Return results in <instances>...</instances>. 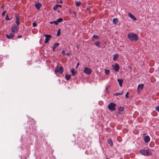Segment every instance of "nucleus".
Listing matches in <instances>:
<instances>
[{
	"instance_id": "f257e3e1",
	"label": "nucleus",
	"mask_w": 159,
	"mask_h": 159,
	"mask_svg": "<svg viewBox=\"0 0 159 159\" xmlns=\"http://www.w3.org/2000/svg\"><path fill=\"white\" fill-rule=\"evenodd\" d=\"M128 38L131 41H136L139 39V38L137 35L133 33H129L128 34Z\"/></svg>"
},
{
	"instance_id": "f03ea898",
	"label": "nucleus",
	"mask_w": 159,
	"mask_h": 159,
	"mask_svg": "<svg viewBox=\"0 0 159 159\" xmlns=\"http://www.w3.org/2000/svg\"><path fill=\"white\" fill-rule=\"evenodd\" d=\"M140 152L141 154L144 156H150L152 154V152L151 150L149 149H144L141 150Z\"/></svg>"
},
{
	"instance_id": "7ed1b4c3",
	"label": "nucleus",
	"mask_w": 159,
	"mask_h": 159,
	"mask_svg": "<svg viewBox=\"0 0 159 159\" xmlns=\"http://www.w3.org/2000/svg\"><path fill=\"white\" fill-rule=\"evenodd\" d=\"M63 71V68L62 66H61L60 67L57 66L54 69V72L56 74L58 73L62 74Z\"/></svg>"
},
{
	"instance_id": "20e7f679",
	"label": "nucleus",
	"mask_w": 159,
	"mask_h": 159,
	"mask_svg": "<svg viewBox=\"0 0 159 159\" xmlns=\"http://www.w3.org/2000/svg\"><path fill=\"white\" fill-rule=\"evenodd\" d=\"M116 104L115 103L111 102L108 105V107L109 109H116L115 107Z\"/></svg>"
},
{
	"instance_id": "39448f33",
	"label": "nucleus",
	"mask_w": 159,
	"mask_h": 159,
	"mask_svg": "<svg viewBox=\"0 0 159 159\" xmlns=\"http://www.w3.org/2000/svg\"><path fill=\"white\" fill-rule=\"evenodd\" d=\"M11 29L12 31L14 33L16 32H17L19 30L17 25H13L11 28Z\"/></svg>"
},
{
	"instance_id": "423d86ee",
	"label": "nucleus",
	"mask_w": 159,
	"mask_h": 159,
	"mask_svg": "<svg viewBox=\"0 0 159 159\" xmlns=\"http://www.w3.org/2000/svg\"><path fill=\"white\" fill-rule=\"evenodd\" d=\"M44 36L46 37V39H45L44 43H47L48 42L49 40H50V39L51 38V36L49 34H44Z\"/></svg>"
},
{
	"instance_id": "0eeeda50",
	"label": "nucleus",
	"mask_w": 159,
	"mask_h": 159,
	"mask_svg": "<svg viewBox=\"0 0 159 159\" xmlns=\"http://www.w3.org/2000/svg\"><path fill=\"white\" fill-rule=\"evenodd\" d=\"M91 71V70L88 67H85L84 71V72L87 74H90Z\"/></svg>"
},
{
	"instance_id": "6e6552de",
	"label": "nucleus",
	"mask_w": 159,
	"mask_h": 159,
	"mask_svg": "<svg viewBox=\"0 0 159 159\" xmlns=\"http://www.w3.org/2000/svg\"><path fill=\"white\" fill-rule=\"evenodd\" d=\"M14 34L11 33L6 34V36L8 39H10L14 37Z\"/></svg>"
},
{
	"instance_id": "1a4fd4ad",
	"label": "nucleus",
	"mask_w": 159,
	"mask_h": 159,
	"mask_svg": "<svg viewBox=\"0 0 159 159\" xmlns=\"http://www.w3.org/2000/svg\"><path fill=\"white\" fill-rule=\"evenodd\" d=\"M143 139L145 142L146 143H148L150 141V138L148 136L144 137Z\"/></svg>"
},
{
	"instance_id": "9d476101",
	"label": "nucleus",
	"mask_w": 159,
	"mask_h": 159,
	"mask_svg": "<svg viewBox=\"0 0 159 159\" xmlns=\"http://www.w3.org/2000/svg\"><path fill=\"white\" fill-rule=\"evenodd\" d=\"M113 68L116 71H118L120 68L119 66L117 64H116L114 66H113Z\"/></svg>"
},
{
	"instance_id": "9b49d317",
	"label": "nucleus",
	"mask_w": 159,
	"mask_h": 159,
	"mask_svg": "<svg viewBox=\"0 0 159 159\" xmlns=\"http://www.w3.org/2000/svg\"><path fill=\"white\" fill-rule=\"evenodd\" d=\"M15 16L16 18V23L17 25H19L20 24V22L18 14H15Z\"/></svg>"
},
{
	"instance_id": "f8f14e48",
	"label": "nucleus",
	"mask_w": 159,
	"mask_h": 159,
	"mask_svg": "<svg viewBox=\"0 0 159 159\" xmlns=\"http://www.w3.org/2000/svg\"><path fill=\"white\" fill-rule=\"evenodd\" d=\"M144 86L143 84H141L139 85L138 87V91H141L143 89Z\"/></svg>"
},
{
	"instance_id": "ddd939ff",
	"label": "nucleus",
	"mask_w": 159,
	"mask_h": 159,
	"mask_svg": "<svg viewBox=\"0 0 159 159\" xmlns=\"http://www.w3.org/2000/svg\"><path fill=\"white\" fill-rule=\"evenodd\" d=\"M128 16L131 18V19H133L134 20H136L137 19L132 14H131L130 13H129L128 14Z\"/></svg>"
},
{
	"instance_id": "4468645a",
	"label": "nucleus",
	"mask_w": 159,
	"mask_h": 159,
	"mask_svg": "<svg viewBox=\"0 0 159 159\" xmlns=\"http://www.w3.org/2000/svg\"><path fill=\"white\" fill-rule=\"evenodd\" d=\"M59 45V43H55L53 44V49H52V50L53 51H55V49Z\"/></svg>"
},
{
	"instance_id": "2eb2a0df",
	"label": "nucleus",
	"mask_w": 159,
	"mask_h": 159,
	"mask_svg": "<svg viewBox=\"0 0 159 159\" xmlns=\"http://www.w3.org/2000/svg\"><path fill=\"white\" fill-rule=\"evenodd\" d=\"M41 6V4L39 3L35 4V7L38 10H39Z\"/></svg>"
},
{
	"instance_id": "dca6fc26",
	"label": "nucleus",
	"mask_w": 159,
	"mask_h": 159,
	"mask_svg": "<svg viewBox=\"0 0 159 159\" xmlns=\"http://www.w3.org/2000/svg\"><path fill=\"white\" fill-rule=\"evenodd\" d=\"M117 81H118L119 84L120 86L121 87L122 85V83L123 82V80L122 79H118L117 80Z\"/></svg>"
},
{
	"instance_id": "f3484780",
	"label": "nucleus",
	"mask_w": 159,
	"mask_h": 159,
	"mask_svg": "<svg viewBox=\"0 0 159 159\" xmlns=\"http://www.w3.org/2000/svg\"><path fill=\"white\" fill-rule=\"evenodd\" d=\"M108 143L109 144H110L111 146H112L113 145V143L111 139H108Z\"/></svg>"
},
{
	"instance_id": "a211bd4d",
	"label": "nucleus",
	"mask_w": 159,
	"mask_h": 159,
	"mask_svg": "<svg viewBox=\"0 0 159 159\" xmlns=\"http://www.w3.org/2000/svg\"><path fill=\"white\" fill-rule=\"evenodd\" d=\"M71 72L73 76L75 75L77 73V71H75L73 69H72L71 70Z\"/></svg>"
},
{
	"instance_id": "6ab92c4d",
	"label": "nucleus",
	"mask_w": 159,
	"mask_h": 159,
	"mask_svg": "<svg viewBox=\"0 0 159 159\" xmlns=\"http://www.w3.org/2000/svg\"><path fill=\"white\" fill-rule=\"evenodd\" d=\"M118 55L117 54H115L114 55L113 59L114 61H115L117 59Z\"/></svg>"
},
{
	"instance_id": "aec40b11",
	"label": "nucleus",
	"mask_w": 159,
	"mask_h": 159,
	"mask_svg": "<svg viewBox=\"0 0 159 159\" xmlns=\"http://www.w3.org/2000/svg\"><path fill=\"white\" fill-rule=\"evenodd\" d=\"M71 75H68L66 74L65 75V78L66 79L69 80L70 78Z\"/></svg>"
},
{
	"instance_id": "412c9836",
	"label": "nucleus",
	"mask_w": 159,
	"mask_h": 159,
	"mask_svg": "<svg viewBox=\"0 0 159 159\" xmlns=\"http://www.w3.org/2000/svg\"><path fill=\"white\" fill-rule=\"evenodd\" d=\"M117 21L118 19L117 18H114L113 20V22L114 24H116Z\"/></svg>"
},
{
	"instance_id": "4be33fe9",
	"label": "nucleus",
	"mask_w": 159,
	"mask_h": 159,
	"mask_svg": "<svg viewBox=\"0 0 159 159\" xmlns=\"http://www.w3.org/2000/svg\"><path fill=\"white\" fill-rule=\"evenodd\" d=\"M62 20L63 19L61 18H59L57 20V23L58 24V23L61 22Z\"/></svg>"
},
{
	"instance_id": "5701e85b",
	"label": "nucleus",
	"mask_w": 159,
	"mask_h": 159,
	"mask_svg": "<svg viewBox=\"0 0 159 159\" xmlns=\"http://www.w3.org/2000/svg\"><path fill=\"white\" fill-rule=\"evenodd\" d=\"M50 24H55V25H58V23H57V21H51L50 22Z\"/></svg>"
},
{
	"instance_id": "b1692460",
	"label": "nucleus",
	"mask_w": 159,
	"mask_h": 159,
	"mask_svg": "<svg viewBox=\"0 0 159 159\" xmlns=\"http://www.w3.org/2000/svg\"><path fill=\"white\" fill-rule=\"evenodd\" d=\"M60 33H61V30H60V29H59L58 30V31H57V36H59L60 35Z\"/></svg>"
},
{
	"instance_id": "393cba45",
	"label": "nucleus",
	"mask_w": 159,
	"mask_h": 159,
	"mask_svg": "<svg viewBox=\"0 0 159 159\" xmlns=\"http://www.w3.org/2000/svg\"><path fill=\"white\" fill-rule=\"evenodd\" d=\"M75 4L77 6H79L81 4V2H77L75 3Z\"/></svg>"
},
{
	"instance_id": "a878e982",
	"label": "nucleus",
	"mask_w": 159,
	"mask_h": 159,
	"mask_svg": "<svg viewBox=\"0 0 159 159\" xmlns=\"http://www.w3.org/2000/svg\"><path fill=\"white\" fill-rule=\"evenodd\" d=\"M93 38L95 39H98V36L94 35L93 36Z\"/></svg>"
},
{
	"instance_id": "bb28decb",
	"label": "nucleus",
	"mask_w": 159,
	"mask_h": 159,
	"mask_svg": "<svg viewBox=\"0 0 159 159\" xmlns=\"http://www.w3.org/2000/svg\"><path fill=\"white\" fill-rule=\"evenodd\" d=\"M58 8V6L57 5H56L55 6H54L53 7V9L54 10L56 11L57 10V8Z\"/></svg>"
},
{
	"instance_id": "cd10ccee",
	"label": "nucleus",
	"mask_w": 159,
	"mask_h": 159,
	"mask_svg": "<svg viewBox=\"0 0 159 159\" xmlns=\"http://www.w3.org/2000/svg\"><path fill=\"white\" fill-rule=\"evenodd\" d=\"M100 43V42L99 41H97L95 43V45L97 46H98L99 47H100V46L99 45V44Z\"/></svg>"
},
{
	"instance_id": "c85d7f7f",
	"label": "nucleus",
	"mask_w": 159,
	"mask_h": 159,
	"mask_svg": "<svg viewBox=\"0 0 159 159\" xmlns=\"http://www.w3.org/2000/svg\"><path fill=\"white\" fill-rule=\"evenodd\" d=\"M110 72V71L109 70H105V73L107 75L109 74Z\"/></svg>"
},
{
	"instance_id": "c756f323",
	"label": "nucleus",
	"mask_w": 159,
	"mask_h": 159,
	"mask_svg": "<svg viewBox=\"0 0 159 159\" xmlns=\"http://www.w3.org/2000/svg\"><path fill=\"white\" fill-rule=\"evenodd\" d=\"M6 20H10V19L9 18V17L7 15H6Z\"/></svg>"
},
{
	"instance_id": "7c9ffc66",
	"label": "nucleus",
	"mask_w": 159,
	"mask_h": 159,
	"mask_svg": "<svg viewBox=\"0 0 159 159\" xmlns=\"http://www.w3.org/2000/svg\"><path fill=\"white\" fill-rule=\"evenodd\" d=\"M6 11H4L2 13V15L3 16H4L6 14Z\"/></svg>"
},
{
	"instance_id": "2f4dec72",
	"label": "nucleus",
	"mask_w": 159,
	"mask_h": 159,
	"mask_svg": "<svg viewBox=\"0 0 159 159\" xmlns=\"http://www.w3.org/2000/svg\"><path fill=\"white\" fill-rule=\"evenodd\" d=\"M37 25L36 22H33V26L34 27H35L37 26Z\"/></svg>"
},
{
	"instance_id": "473e14b6",
	"label": "nucleus",
	"mask_w": 159,
	"mask_h": 159,
	"mask_svg": "<svg viewBox=\"0 0 159 159\" xmlns=\"http://www.w3.org/2000/svg\"><path fill=\"white\" fill-rule=\"evenodd\" d=\"M114 95L117 96H118V95H120V93H116L114 94Z\"/></svg>"
},
{
	"instance_id": "72a5a7b5",
	"label": "nucleus",
	"mask_w": 159,
	"mask_h": 159,
	"mask_svg": "<svg viewBox=\"0 0 159 159\" xmlns=\"http://www.w3.org/2000/svg\"><path fill=\"white\" fill-rule=\"evenodd\" d=\"M125 109V108L124 107H120L118 109H120H120Z\"/></svg>"
},
{
	"instance_id": "f704fd0d",
	"label": "nucleus",
	"mask_w": 159,
	"mask_h": 159,
	"mask_svg": "<svg viewBox=\"0 0 159 159\" xmlns=\"http://www.w3.org/2000/svg\"><path fill=\"white\" fill-rule=\"evenodd\" d=\"M123 110H119V111L118 112V113L119 114H121V112Z\"/></svg>"
},
{
	"instance_id": "c9c22d12",
	"label": "nucleus",
	"mask_w": 159,
	"mask_h": 159,
	"mask_svg": "<svg viewBox=\"0 0 159 159\" xmlns=\"http://www.w3.org/2000/svg\"><path fill=\"white\" fill-rule=\"evenodd\" d=\"M61 53H62L63 54V55H65L66 53L65 52V51L64 50H63L62 51Z\"/></svg>"
},
{
	"instance_id": "e433bc0d",
	"label": "nucleus",
	"mask_w": 159,
	"mask_h": 159,
	"mask_svg": "<svg viewBox=\"0 0 159 159\" xmlns=\"http://www.w3.org/2000/svg\"><path fill=\"white\" fill-rule=\"evenodd\" d=\"M129 94V93L128 92H127V93L125 95V97L126 98H128V95Z\"/></svg>"
},
{
	"instance_id": "4c0bfd02",
	"label": "nucleus",
	"mask_w": 159,
	"mask_h": 159,
	"mask_svg": "<svg viewBox=\"0 0 159 159\" xmlns=\"http://www.w3.org/2000/svg\"><path fill=\"white\" fill-rule=\"evenodd\" d=\"M65 55H67V56H69L70 55V53L69 52L66 53Z\"/></svg>"
},
{
	"instance_id": "58836bf2",
	"label": "nucleus",
	"mask_w": 159,
	"mask_h": 159,
	"mask_svg": "<svg viewBox=\"0 0 159 159\" xmlns=\"http://www.w3.org/2000/svg\"><path fill=\"white\" fill-rule=\"evenodd\" d=\"M156 109H159V106L156 107L155 108Z\"/></svg>"
},
{
	"instance_id": "ea45409f",
	"label": "nucleus",
	"mask_w": 159,
	"mask_h": 159,
	"mask_svg": "<svg viewBox=\"0 0 159 159\" xmlns=\"http://www.w3.org/2000/svg\"><path fill=\"white\" fill-rule=\"evenodd\" d=\"M80 64L79 63H78L77 64L76 67H77Z\"/></svg>"
},
{
	"instance_id": "a19ab883",
	"label": "nucleus",
	"mask_w": 159,
	"mask_h": 159,
	"mask_svg": "<svg viewBox=\"0 0 159 159\" xmlns=\"http://www.w3.org/2000/svg\"><path fill=\"white\" fill-rule=\"evenodd\" d=\"M21 38V35H19L18 36V38Z\"/></svg>"
},
{
	"instance_id": "79ce46f5",
	"label": "nucleus",
	"mask_w": 159,
	"mask_h": 159,
	"mask_svg": "<svg viewBox=\"0 0 159 159\" xmlns=\"http://www.w3.org/2000/svg\"><path fill=\"white\" fill-rule=\"evenodd\" d=\"M109 87V86H108V87L107 88V89H106V92H107V93H108V90H108V87Z\"/></svg>"
},
{
	"instance_id": "37998d69",
	"label": "nucleus",
	"mask_w": 159,
	"mask_h": 159,
	"mask_svg": "<svg viewBox=\"0 0 159 159\" xmlns=\"http://www.w3.org/2000/svg\"><path fill=\"white\" fill-rule=\"evenodd\" d=\"M57 6H58V7H61V5H57Z\"/></svg>"
},
{
	"instance_id": "c03bdc74",
	"label": "nucleus",
	"mask_w": 159,
	"mask_h": 159,
	"mask_svg": "<svg viewBox=\"0 0 159 159\" xmlns=\"http://www.w3.org/2000/svg\"><path fill=\"white\" fill-rule=\"evenodd\" d=\"M123 91H122L121 93H120V95L122 94L123 93Z\"/></svg>"
},
{
	"instance_id": "a18cd8bd",
	"label": "nucleus",
	"mask_w": 159,
	"mask_h": 159,
	"mask_svg": "<svg viewBox=\"0 0 159 159\" xmlns=\"http://www.w3.org/2000/svg\"><path fill=\"white\" fill-rule=\"evenodd\" d=\"M3 7H4V6H2L1 7V8H3Z\"/></svg>"
},
{
	"instance_id": "49530a36",
	"label": "nucleus",
	"mask_w": 159,
	"mask_h": 159,
	"mask_svg": "<svg viewBox=\"0 0 159 159\" xmlns=\"http://www.w3.org/2000/svg\"><path fill=\"white\" fill-rule=\"evenodd\" d=\"M120 137H118L117 138V139H120Z\"/></svg>"
},
{
	"instance_id": "de8ad7c7",
	"label": "nucleus",
	"mask_w": 159,
	"mask_h": 159,
	"mask_svg": "<svg viewBox=\"0 0 159 159\" xmlns=\"http://www.w3.org/2000/svg\"><path fill=\"white\" fill-rule=\"evenodd\" d=\"M157 111L159 112V110H157Z\"/></svg>"
},
{
	"instance_id": "09e8293b",
	"label": "nucleus",
	"mask_w": 159,
	"mask_h": 159,
	"mask_svg": "<svg viewBox=\"0 0 159 159\" xmlns=\"http://www.w3.org/2000/svg\"><path fill=\"white\" fill-rule=\"evenodd\" d=\"M111 111H113V110H111Z\"/></svg>"
}]
</instances>
